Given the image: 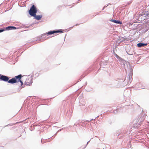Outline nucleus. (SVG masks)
Masks as SVG:
<instances>
[{
	"instance_id": "f257e3e1",
	"label": "nucleus",
	"mask_w": 149,
	"mask_h": 149,
	"mask_svg": "<svg viewBox=\"0 0 149 149\" xmlns=\"http://www.w3.org/2000/svg\"><path fill=\"white\" fill-rule=\"evenodd\" d=\"M24 81L25 84L30 86L32 83V79L31 76L23 75L19 74L15 76L14 78L9 80L8 83L10 84H14L19 81L20 86H22L23 81Z\"/></svg>"
},
{
	"instance_id": "f03ea898",
	"label": "nucleus",
	"mask_w": 149,
	"mask_h": 149,
	"mask_svg": "<svg viewBox=\"0 0 149 149\" xmlns=\"http://www.w3.org/2000/svg\"><path fill=\"white\" fill-rule=\"evenodd\" d=\"M37 11V9L35 5H33L29 10V13L31 16H35Z\"/></svg>"
},
{
	"instance_id": "7ed1b4c3",
	"label": "nucleus",
	"mask_w": 149,
	"mask_h": 149,
	"mask_svg": "<svg viewBox=\"0 0 149 149\" xmlns=\"http://www.w3.org/2000/svg\"><path fill=\"white\" fill-rule=\"evenodd\" d=\"M9 79V78L8 77L0 75V79L1 80L8 82V81H9L8 80Z\"/></svg>"
},
{
	"instance_id": "20e7f679",
	"label": "nucleus",
	"mask_w": 149,
	"mask_h": 149,
	"mask_svg": "<svg viewBox=\"0 0 149 149\" xmlns=\"http://www.w3.org/2000/svg\"><path fill=\"white\" fill-rule=\"evenodd\" d=\"M63 33V31L61 30H54L53 31H50L48 32L47 34L50 35L55 33Z\"/></svg>"
},
{
	"instance_id": "39448f33",
	"label": "nucleus",
	"mask_w": 149,
	"mask_h": 149,
	"mask_svg": "<svg viewBox=\"0 0 149 149\" xmlns=\"http://www.w3.org/2000/svg\"><path fill=\"white\" fill-rule=\"evenodd\" d=\"M147 43H139L137 44L138 47H144L147 45Z\"/></svg>"
},
{
	"instance_id": "423d86ee",
	"label": "nucleus",
	"mask_w": 149,
	"mask_h": 149,
	"mask_svg": "<svg viewBox=\"0 0 149 149\" xmlns=\"http://www.w3.org/2000/svg\"><path fill=\"white\" fill-rule=\"evenodd\" d=\"M33 16L34 17L35 19L38 20L40 19L42 17V15H36L35 16Z\"/></svg>"
},
{
	"instance_id": "0eeeda50",
	"label": "nucleus",
	"mask_w": 149,
	"mask_h": 149,
	"mask_svg": "<svg viewBox=\"0 0 149 149\" xmlns=\"http://www.w3.org/2000/svg\"><path fill=\"white\" fill-rule=\"evenodd\" d=\"M16 28L14 26H8L6 28V29L7 30H9L10 29H15Z\"/></svg>"
},
{
	"instance_id": "6e6552de",
	"label": "nucleus",
	"mask_w": 149,
	"mask_h": 149,
	"mask_svg": "<svg viewBox=\"0 0 149 149\" xmlns=\"http://www.w3.org/2000/svg\"><path fill=\"white\" fill-rule=\"evenodd\" d=\"M111 21L115 23H117V24H122V23L120 21H118V20H111Z\"/></svg>"
},
{
	"instance_id": "1a4fd4ad",
	"label": "nucleus",
	"mask_w": 149,
	"mask_h": 149,
	"mask_svg": "<svg viewBox=\"0 0 149 149\" xmlns=\"http://www.w3.org/2000/svg\"><path fill=\"white\" fill-rule=\"evenodd\" d=\"M23 122V121H21V122H17L16 123H15L12 124V125H13L15 124L20 123L22 122Z\"/></svg>"
},
{
	"instance_id": "9d476101",
	"label": "nucleus",
	"mask_w": 149,
	"mask_h": 149,
	"mask_svg": "<svg viewBox=\"0 0 149 149\" xmlns=\"http://www.w3.org/2000/svg\"><path fill=\"white\" fill-rule=\"evenodd\" d=\"M115 56L117 58H119V56L116 54H115Z\"/></svg>"
},
{
	"instance_id": "9b49d317",
	"label": "nucleus",
	"mask_w": 149,
	"mask_h": 149,
	"mask_svg": "<svg viewBox=\"0 0 149 149\" xmlns=\"http://www.w3.org/2000/svg\"><path fill=\"white\" fill-rule=\"evenodd\" d=\"M4 30V29H0V33L3 32Z\"/></svg>"
},
{
	"instance_id": "f8f14e48",
	"label": "nucleus",
	"mask_w": 149,
	"mask_h": 149,
	"mask_svg": "<svg viewBox=\"0 0 149 149\" xmlns=\"http://www.w3.org/2000/svg\"><path fill=\"white\" fill-rule=\"evenodd\" d=\"M23 87H23V86H22V88H23Z\"/></svg>"
}]
</instances>
